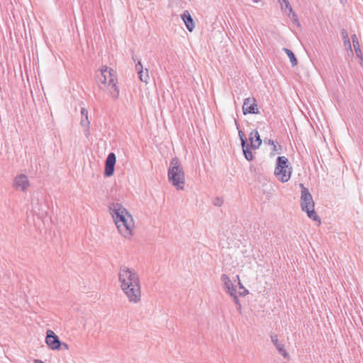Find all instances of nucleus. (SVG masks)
Masks as SVG:
<instances>
[{
    "label": "nucleus",
    "mask_w": 363,
    "mask_h": 363,
    "mask_svg": "<svg viewBox=\"0 0 363 363\" xmlns=\"http://www.w3.org/2000/svg\"><path fill=\"white\" fill-rule=\"evenodd\" d=\"M109 209L119 232L125 238H130L134 228L132 216L121 204L118 203H113Z\"/></svg>",
    "instance_id": "obj_1"
},
{
    "label": "nucleus",
    "mask_w": 363,
    "mask_h": 363,
    "mask_svg": "<svg viewBox=\"0 0 363 363\" xmlns=\"http://www.w3.org/2000/svg\"><path fill=\"white\" fill-rule=\"evenodd\" d=\"M168 180L178 190H183L185 184V174L179 160L172 159L168 169Z\"/></svg>",
    "instance_id": "obj_2"
},
{
    "label": "nucleus",
    "mask_w": 363,
    "mask_h": 363,
    "mask_svg": "<svg viewBox=\"0 0 363 363\" xmlns=\"http://www.w3.org/2000/svg\"><path fill=\"white\" fill-rule=\"evenodd\" d=\"M118 281L120 287L135 286L140 284L138 272L126 266H121L118 271Z\"/></svg>",
    "instance_id": "obj_3"
},
{
    "label": "nucleus",
    "mask_w": 363,
    "mask_h": 363,
    "mask_svg": "<svg viewBox=\"0 0 363 363\" xmlns=\"http://www.w3.org/2000/svg\"><path fill=\"white\" fill-rule=\"evenodd\" d=\"M301 188V206L303 211L306 212L307 216L313 220H319V216L314 210V202L308 189L303 184H299Z\"/></svg>",
    "instance_id": "obj_4"
},
{
    "label": "nucleus",
    "mask_w": 363,
    "mask_h": 363,
    "mask_svg": "<svg viewBox=\"0 0 363 363\" xmlns=\"http://www.w3.org/2000/svg\"><path fill=\"white\" fill-rule=\"evenodd\" d=\"M292 167L289 160L284 156H279L276 162L274 175L281 182H288L291 176Z\"/></svg>",
    "instance_id": "obj_5"
},
{
    "label": "nucleus",
    "mask_w": 363,
    "mask_h": 363,
    "mask_svg": "<svg viewBox=\"0 0 363 363\" xmlns=\"http://www.w3.org/2000/svg\"><path fill=\"white\" fill-rule=\"evenodd\" d=\"M96 79L99 88L104 90L108 83L116 81V72L107 66H103L99 73L96 74Z\"/></svg>",
    "instance_id": "obj_6"
},
{
    "label": "nucleus",
    "mask_w": 363,
    "mask_h": 363,
    "mask_svg": "<svg viewBox=\"0 0 363 363\" xmlns=\"http://www.w3.org/2000/svg\"><path fill=\"white\" fill-rule=\"evenodd\" d=\"M121 289L130 303L136 304L140 302L142 295L140 284L135 286L123 287Z\"/></svg>",
    "instance_id": "obj_7"
},
{
    "label": "nucleus",
    "mask_w": 363,
    "mask_h": 363,
    "mask_svg": "<svg viewBox=\"0 0 363 363\" xmlns=\"http://www.w3.org/2000/svg\"><path fill=\"white\" fill-rule=\"evenodd\" d=\"M45 343L52 350H60L61 341L59 337L51 330L46 332Z\"/></svg>",
    "instance_id": "obj_8"
},
{
    "label": "nucleus",
    "mask_w": 363,
    "mask_h": 363,
    "mask_svg": "<svg viewBox=\"0 0 363 363\" xmlns=\"http://www.w3.org/2000/svg\"><path fill=\"white\" fill-rule=\"evenodd\" d=\"M242 111L244 115L251 113L255 114L259 113V110L257 108V101L255 98H247L244 101V104L242 106Z\"/></svg>",
    "instance_id": "obj_9"
},
{
    "label": "nucleus",
    "mask_w": 363,
    "mask_h": 363,
    "mask_svg": "<svg viewBox=\"0 0 363 363\" xmlns=\"http://www.w3.org/2000/svg\"><path fill=\"white\" fill-rule=\"evenodd\" d=\"M116 162V157L113 152H110L105 161L104 174L106 177H111L113 174L114 167Z\"/></svg>",
    "instance_id": "obj_10"
},
{
    "label": "nucleus",
    "mask_w": 363,
    "mask_h": 363,
    "mask_svg": "<svg viewBox=\"0 0 363 363\" xmlns=\"http://www.w3.org/2000/svg\"><path fill=\"white\" fill-rule=\"evenodd\" d=\"M29 186V180L26 175L19 174L16 177L13 181V187L16 190L25 191Z\"/></svg>",
    "instance_id": "obj_11"
},
{
    "label": "nucleus",
    "mask_w": 363,
    "mask_h": 363,
    "mask_svg": "<svg viewBox=\"0 0 363 363\" xmlns=\"http://www.w3.org/2000/svg\"><path fill=\"white\" fill-rule=\"evenodd\" d=\"M271 340L274 345V346L276 347L279 353L286 360H289L290 355L286 352V350L284 348V345L281 342L279 339L278 336L277 335H271Z\"/></svg>",
    "instance_id": "obj_12"
},
{
    "label": "nucleus",
    "mask_w": 363,
    "mask_h": 363,
    "mask_svg": "<svg viewBox=\"0 0 363 363\" xmlns=\"http://www.w3.org/2000/svg\"><path fill=\"white\" fill-rule=\"evenodd\" d=\"M250 147L257 149L262 144L260 135L257 130H253L250 134Z\"/></svg>",
    "instance_id": "obj_13"
},
{
    "label": "nucleus",
    "mask_w": 363,
    "mask_h": 363,
    "mask_svg": "<svg viewBox=\"0 0 363 363\" xmlns=\"http://www.w3.org/2000/svg\"><path fill=\"white\" fill-rule=\"evenodd\" d=\"M220 280L223 282L224 289H225L226 292L230 295H233L236 289H235L228 276L225 274H222Z\"/></svg>",
    "instance_id": "obj_14"
},
{
    "label": "nucleus",
    "mask_w": 363,
    "mask_h": 363,
    "mask_svg": "<svg viewBox=\"0 0 363 363\" xmlns=\"http://www.w3.org/2000/svg\"><path fill=\"white\" fill-rule=\"evenodd\" d=\"M182 18L184 21L187 29L191 32L194 28V23L192 17L188 11H184L182 14Z\"/></svg>",
    "instance_id": "obj_15"
},
{
    "label": "nucleus",
    "mask_w": 363,
    "mask_h": 363,
    "mask_svg": "<svg viewBox=\"0 0 363 363\" xmlns=\"http://www.w3.org/2000/svg\"><path fill=\"white\" fill-rule=\"evenodd\" d=\"M106 88H107V91L111 97H113L114 99L118 98L119 89L116 86V81L108 83Z\"/></svg>",
    "instance_id": "obj_16"
},
{
    "label": "nucleus",
    "mask_w": 363,
    "mask_h": 363,
    "mask_svg": "<svg viewBox=\"0 0 363 363\" xmlns=\"http://www.w3.org/2000/svg\"><path fill=\"white\" fill-rule=\"evenodd\" d=\"M242 148L245 159L248 161H252L254 157L252 151L250 150L249 145L247 144L246 140H242Z\"/></svg>",
    "instance_id": "obj_17"
},
{
    "label": "nucleus",
    "mask_w": 363,
    "mask_h": 363,
    "mask_svg": "<svg viewBox=\"0 0 363 363\" xmlns=\"http://www.w3.org/2000/svg\"><path fill=\"white\" fill-rule=\"evenodd\" d=\"M352 43L357 56L362 60V53L359 44L358 38L355 34L352 35Z\"/></svg>",
    "instance_id": "obj_18"
},
{
    "label": "nucleus",
    "mask_w": 363,
    "mask_h": 363,
    "mask_svg": "<svg viewBox=\"0 0 363 363\" xmlns=\"http://www.w3.org/2000/svg\"><path fill=\"white\" fill-rule=\"evenodd\" d=\"M341 35L343 39L344 45L347 49H350L352 51V47L350 40L348 36L347 31L345 29H342Z\"/></svg>",
    "instance_id": "obj_19"
},
{
    "label": "nucleus",
    "mask_w": 363,
    "mask_h": 363,
    "mask_svg": "<svg viewBox=\"0 0 363 363\" xmlns=\"http://www.w3.org/2000/svg\"><path fill=\"white\" fill-rule=\"evenodd\" d=\"M283 50L285 52V53L289 57L291 65L293 67L296 66L298 64V61H297V59H296L294 53L291 50H289L288 48H283Z\"/></svg>",
    "instance_id": "obj_20"
},
{
    "label": "nucleus",
    "mask_w": 363,
    "mask_h": 363,
    "mask_svg": "<svg viewBox=\"0 0 363 363\" xmlns=\"http://www.w3.org/2000/svg\"><path fill=\"white\" fill-rule=\"evenodd\" d=\"M89 123H90V122L89 121L88 116L82 118L80 124L82 127L85 128L84 133H85L86 137H88V135H89Z\"/></svg>",
    "instance_id": "obj_21"
},
{
    "label": "nucleus",
    "mask_w": 363,
    "mask_h": 363,
    "mask_svg": "<svg viewBox=\"0 0 363 363\" xmlns=\"http://www.w3.org/2000/svg\"><path fill=\"white\" fill-rule=\"evenodd\" d=\"M281 5V10L288 9L290 13H292V8L288 0H278Z\"/></svg>",
    "instance_id": "obj_22"
},
{
    "label": "nucleus",
    "mask_w": 363,
    "mask_h": 363,
    "mask_svg": "<svg viewBox=\"0 0 363 363\" xmlns=\"http://www.w3.org/2000/svg\"><path fill=\"white\" fill-rule=\"evenodd\" d=\"M138 74L139 79L142 82L147 83V82L149 80V74H148V70L147 69H145V72L143 70L139 72V73Z\"/></svg>",
    "instance_id": "obj_23"
},
{
    "label": "nucleus",
    "mask_w": 363,
    "mask_h": 363,
    "mask_svg": "<svg viewBox=\"0 0 363 363\" xmlns=\"http://www.w3.org/2000/svg\"><path fill=\"white\" fill-rule=\"evenodd\" d=\"M230 296H231L232 297H233V298H234V301H235V304H237V305L238 306V310H240V308H241V306H240V304L239 303V300H238V296H237V295H236V291L234 292V294H233V295H230Z\"/></svg>",
    "instance_id": "obj_24"
},
{
    "label": "nucleus",
    "mask_w": 363,
    "mask_h": 363,
    "mask_svg": "<svg viewBox=\"0 0 363 363\" xmlns=\"http://www.w3.org/2000/svg\"><path fill=\"white\" fill-rule=\"evenodd\" d=\"M135 69L136 71L138 72V74L139 73V72L140 71H143V65L141 64V62L140 61H138L136 65H135Z\"/></svg>",
    "instance_id": "obj_25"
},
{
    "label": "nucleus",
    "mask_w": 363,
    "mask_h": 363,
    "mask_svg": "<svg viewBox=\"0 0 363 363\" xmlns=\"http://www.w3.org/2000/svg\"><path fill=\"white\" fill-rule=\"evenodd\" d=\"M288 15L289 17H291V15L292 16L291 17H292L294 21H296V22L298 21V16L293 11H292V13L289 12Z\"/></svg>",
    "instance_id": "obj_26"
},
{
    "label": "nucleus",
    "mask_w": 363,
    "mask_h": 363,
    "mask_svg": "<svg viewBox=\"0 0 363 363\" xmlns=\"http://www.w3.org/2000/svg\"><path fill=\"white\" fill-rule=\"evenodd\" d=\"M69 349V345L66 342H62L60 345V350H67Z\"/></svg>",
    "instance_id": "obj_27"
},
{
    "label": "nucleus",
    "mask_w": 363,
    "mask_h": 363,
    "mask_svg": "<svg viewBox=\"0 0 363 363\" xmlns=\"http://www.w3.org/2000/svg\"><path fill=\"white\" fill-rule=\"evenodd\" d=\"M81 115H82V117L88 116V111H87V110H86L85 108H84V107H82V108H81Z\"/></svg>",
    "instance_id": "obj_28"
},
{
    "label": "nucleus",
    "mask_w": 363,
    "mask_h": 363,
    "mask_svg": "<svg viewBox=\"0 0 363 363\" xmlns=\"http://www.w3.org/2000/svg\"><path fill=\"white\" fill-rule=\"evenodd\" d=\"M280 150H281L280 145H279V147H277L276 144L273 145V152L280 153V151H279ZM273 155H274L275 153H274Z\"/></svg>",
    "instance_id": "obj_29"
},
{
    "label": "nucleus",
    "mask_w": 363,
    "mask_h": 363,
    "mask_svg": "<svg viewBox=\"0 0 363 363\" xmlns=\"http://www.w3.org/2000/svg\"><path fill=\"white\" fill-rule=\"evenodd\" d=\"M238 135H239L240 139V140H241V145H242V140H245V139H244V138H243L244 134H243L242 131L239 130V132H238Z\"/></svg>",
    "instance_id": "obj_30"
},
{
    "label": "nucleus",
    "mask_w": 363,
    "mask_h": 363,
    "mask_svg": "<svg viewBox=\"0 0 363 363\" xmlns=\"http://www.w3.org/2000/svg\"><path fill=\"white\" fill-rule=\"evenodd\" d=\"M265 143H267V141H265ZM267 143L269 144V145H275L274 141L272 140H269Z\"/></svg>",
    "instance_id": "obj_31"
},
{
    "label": "nucleus",
    "mask_w": 363,
    "mask_h": 363,
    "mask_svg": "<svg viewBox=\"0 0 363 363\" xmlns=\"http://www.w3.org/2000/svg\"><path fill=\"white\" fill-rule=\"evenodd\" d=\"M222 201H220L219 199H218L217 202L215 203L216 206H220Z\"/></svg>",
    "instance_id": "obj_32"
},
{
    "label": "nucleus",
    "mask_w": 363,
    "mask_h": 363,
    "mask_svg": "<svg viewBox=\"0 0 363 363\" xmlns=\"http://www.w3.org/2000/svg\"><path fill=\"white\" fill-rule=\"evenodd\" d=\"M239 285H240V288H243V286H242V284L240 283V281H239Z\"/></svg>",
    "instance_id": "obj_33"
},
{
    "label": "nucleus",
    "mask_w": 363,
    "mask_h": 363,
    "mask_svg": "<svg viewBox=\"0 0 363 363\" xmlns=\"http://www.w3.org/2000/svg\"><path fill=\"white\" fill-rule=\"evenodd\" d=\"M254 2L257 3L258 0H252Z\"/></svg>",
    "instance_id": "obj_34"
}]
</instances>
